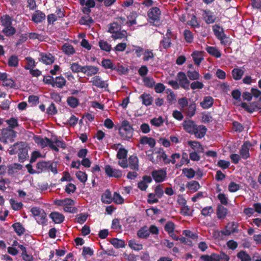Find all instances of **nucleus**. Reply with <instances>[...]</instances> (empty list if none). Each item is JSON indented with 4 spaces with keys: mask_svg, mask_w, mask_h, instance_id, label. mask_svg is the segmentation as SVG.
<instances>
[{
    "mask_svg": "<svg viewBox=\"0 0 261 261\" xmlns=\"http://www.w3.org/2000/svg\"><path fill=\"white\" fill-rule=\"evenodd\" d=\"M9 152L10 154L18 153L20 162H23L28 157V150L27 145L23 142L15 144L11 147Z\"/></svg>",
    "mask_w": 261,
    "mask_h": 261,
    "instance_id": "nucleus-1",
    "label": "nucleus"
},
{
    "mask_svg": "<svg viewBox=\"0 0 261 261\" xmlns=\"http://www.w3.org/2000/svg\"><path fill=\"white\" fill-rule=\"evenodd\" d=\"M36 169L37 173L45 171H51L54 174L58 173L56 164L51 162H39L36 164Z\"/></svg>",
    "mask_w": 261,
    "mask_h": 261,
    "instance_id": "nucleus-2",
    "label": "nucleus"
},
{
    "mask_svg": "<svg viewBox=\"0 0 261 261\" xmlns=\"http://www.w3.org/2000/svg\"><path fill=\"white\" fill-rule=\"evenodd\" d=\"M119 131L120 135L123 139L128 140L133 137V128L127 120H123L121 122Z\"/></svg>",
    "mask_w": 261,
    "mask_h": 261,
    "instance_id": "nucleus-3",
    "label": "nucleus"
},
{
    "mask_svg": "<svg viewBox=\"0 0 261 261\" xmlns=\"http://www.w3.org/2000/svg\"><path fill=\"white\" fill-rule=\"evenodd\" d=\"M31 212L38 224L43 225L47 222L46 214L42 209L34 207Z\"/></svg>",
    "mask_w": 261,
    "mask_h": 261,
    "instance_id": "nucleus-4",
    "label": "nucleus"
},
{
    "mask_svg": "<svg viewBox=\"0 0 261 261\" xmlns=\"http://www.w3.org/2000/svg\"><path fill=\"white\" fill-rule=\"evenodd\" d=\"M16 136V133L12 129H4L2 130L0 140L5 142H12Z\"/></svg>",
    "mask_w": 261,
    "mask_h": 261,
    "instance_id": "nucleus-5",
    "label": "nucleus"
},
{
    "mask_svg": "<svg viewBox=\"0 0 261 261\" xmlns=\"http://www.w3.org/2000/svg\"><path fill=\"white\" fill-rule=\"evenodd\" d=\"M238 232V224L234 222L228 223L224 230L221 231V233L224 236H230L232 233Z\"/></svg>",
    "mask_w": 261,
    "mask_h": 261,
    "instance_id": "nucleus-6",
    "label": "nucleus"
},
{
    "mask_svg": "<svg viewBox=\"0 0 261 261\" xmlns=\"http://www.w3.org/2000/svg\"><path fill=\"white\" fill-rule=\"evenodd\" d=\"M151 175L156 182H161L166 178L167 172L164 169L155 170L152 172Z\"/></svg>",
    "mask_w": 261,
    "mask_h": 261,
    "instance_id": "nucleus-7",
    "label": "nucleus"
},
{
    "mask_svg": "<svg viewBox=\"0 0 261 261\" xmlns=\"http://www.w3.org/2000/svg\"><path fill=\"white\" fill-rule=\"evenodd\" d=\"M177 80L179 85L186 90L190 89V82L187 79V75L183 72H179L177 75Z\"/></svg>",
    "mask_w": 261,
    "mask_h": 261,
    "instance_id": "nucleus-8",
    "label": "nucleus"
},
{
    "mask_svg": "<svg viewBox=\"0 0 261 261\" xmlns=\"http://www.w3.org/2000/svg\"><path fill=\"white\" fill-rule=\"evenodd\" d=\"M105 170L106 174L109 177L119 178L122 176V172L121 170L114 168L109 165H107L105 166Z\"/></svg>",
    "mask_w": 261,
    "mask_h": 261,
    "instance_id": "nucleus-9",
    "label": "nucleus"
},
{
    "mask_svg": "<svg viewBox=\"0 0 261 261\" xmlns=\"http://www.w3.org/2000/svg\"><path fill=\"white\" fill-rule=\"evenodd\" d=\"M155 155V159L153 161V163L157 164L161 161H163L165 164H169V159L167 158V155L162 149L156 151L154 153Z\"/></svg>",
    "mask_w": 261,
    "mask_h": 261,
    "instance_id": "nucleus-10",
    "label": "nucleus"
},
{
    "mask_svg": "<svg viewBox=\"0 0 261 261\" xmlns=\"http://www.w3.org/2000/svg\"><path fill=\"white\" fill-rule=\"evenodd\" d=\"M90 83L95 87L99 88H105L108 86L106 81L102 80L101 77L96 75L91 78Z\"/></svg>",
    "mask_w": 261,
    "mask_h": 261,
    "instance_id": "nucleus-11",
    "label": "nucleus"
},
{
    "mask_svg": "<svg viewBox=\"0 0 261 261\" xmlns=\"http://www.w3.org/2000/svg\"><path fill=\"white\" fill-rule=\"evenodd\" d=\"M251 144L249 142H245L242 146L240 150V154L244 159H247L250 157L249 150Z\"/></svg>",
    "mask_w": 261,
    "mask_h": 261,
    "instance_id": "nucleus-12",
    "label": "nucleus"
},
{
    "mask_svg": "<svg viewBox=\"0 0 261 261\" xmlns=\"http://www.w3.org/2000/svg\"><path fill=\"white\" fill-rule=\"evenodd\" d=\"M99 71L98 67L92 65L84 66L82 70V73L88 76H92L96 74Z\"/></svg>",
    "mask_w": 261,
    "mask_h": 261,
    "instance_id": "nucleus-13",
    "label": "nucleus"
},
{
    "mask_svg": "<svg viewBox=\"0 0 261 261\" xmlns=\"http://www.w3.org/2000/svg\"><path fill=\"white\" fill-rule=\"evenodd\" d=\"M7 168L8 175H12L20 171L22 168V165L18 163H12L9 164Z\"/></svg>",
    "mask_w": 261,
    "mask_h": 261,
    "instance_id": "nucleus-14",
    "label": "nucleus"
},
{
    "mask_svg": "<svg viewBox=\"0 0 261 261\" xmlns=\"http://www.w3.org/2000/svg\"><path fill=\"white\" fill-rule=\"evenodd\" d=\"M203 17L205 21L208 23H214L216 20V16L209 10H204L203 13Z\"/></svg>",
    "mask_w": 261,
    "mask_h": 261,
    "instance_id": "nucleus-15",
    "label": "nucleus"
},
{
    "mask_svg": "<svg viewBox=\"0 0 261 261\" xmlns=\"http://www.w3.org/2000/svg\"><path fill=\"white\" fill-rule=\"evenodd\" d=\"M161 15V11L157 7L152 8L148 13L149 18L154 21L158 20Z\"/></svg>",
    "mask_w": 261,
    "mask_h": 261,
    "instance_id": "nucleus-16",
    "label": "nucleus"
},
{
    "mask_svg": "<svg viewBox=\"0 0 261 261\" xmlns=\"http://www.w3.org/2000/svg\"><path fill=\"white\" fill-rule=\"evenodd\" d=\"M34 140L35 142L41 148L48 146L50 141V140L47 138H42L37 136L34 137Z\"/></svg>",
    "mask_w": 261,
    "mask_h": 261,
    "instance_id": "nucleus-17",
    "label": "nucleus"
},
{
    "mask_svg": "<svg viewBox=\"0 0 261 261\" xmlns=\"http://www.w3.org/2000/svg\"><path fill=\"white\" fill-rule=\"evenodd\" d=\"M182 125L186 131L190 134H193L197 125L194 121L190 120L184 121Z\"/></svg>",
    "mask_w": 261,
    "mask_h": 261,
    "instance_id": "nucleus-18",
    "label": "nucleus"
},
{
    "mask_svg": "<svg viewBox=\"0 0 261 261\" xmlns=\"http://www.w3.org/2000/svg\"><path fill=\"white\" fill-rule=\"evenodd\" d=\"M152 178L149 176H144L142 180L138 184V187L142 191L145 190L148 187V184L151 182Z\"/></svg>",
    "mask_w": 261,
    "mask_h": 261,
    "instance_id": "nucleus-19",
    "label": "nucleus"
},
{
    "mask_svg": "<svg viewBox=\"0 0 261 261\" xmlns=\"http://www.w3.org/2000/svg\"><path fill=\"white\" fill-rule=\"evenodd\" d=\"M128 166L133 170H138L139 160L137 156L131 155L129 156L128 158Z\"/></svg>",
    "mask_w": 261,
    "mask_h": 261,
    "instance_id": "nucleus-20",
    "label": "nucleus"
},
{
    "mask_svg": "<svg viewBox=\"0 0 261 261\" xmlns=\"http://www.w3.org/2000/svg\"><path fill=\"white\" fill-rule=\"evenodd\" d=\"M187 144L193 149V151L203 152V148L199 142L195 141H188Z\"/></svg>",
    "mask_w": 261,
    "mask_h": 261,
    "instance_id": "nucleus-21",
    "label": "nucleus"
},
{
    "mask_svg": "<svg viewBox=\"0 0 261 261\" xmlns=\"http://www.w3.org/2000/svg\"><path fill=\"white\" fill-rule=\"evenodd\" d=\"M45 18V15L40 11H36L32 15V20L35 23H40Z\"/></svg>",
    "mask_w": 261,
    "mask_h": 261,
    "instance_id": "nucleus-22",
    "label": "nucleus"
},
{
    "mask_svg": "<svg viewBox=\"0 0 261 261\" xmlns=\"http://www.w3.org/2000/svg\"><path fill=\"white\" fill-rule=\"evenodd\" d=\"M207 129L203 125H196L195 127V130L193 132V134H194L196 137L198 138H202L203 137L206 132Z\"/></svg>",
    "mask_w": 261,
    "mask_h": 261,
    "instance_id": "nucleus-23",
    "label": "nucleus"
},
{
    "mask_svg": "<svg viewBox=\"0 0 261 261\" xmlns=\"http://www.w3.org/2000/svg\"><path fill=\"white\" fill-rule=\"evenodd\" d=\"M228 214V210L221 205H218L216 215L219 219H224Z\"/></svg>",
    "mask_w": 261,
    "mask_h": 261,
    "instance_id": "nucleus-24",
    "label": "nucleus"
},
{
    "mask_svg": "<svg viewBox=\"0 0 261 261\" xmlns=\"http://www.w3.org/2000/svg\"><path fill=\"white\" fill-rule=\"evenodd\" d=\"M214 100L213 98L210 96H205L204 97L203 100L200 102V106L204 109H207L211 108L213 103Z\"/></svg>",
    "mask_w": 261,
    "mask_h": 261,
    "instance_id": "nucleus-25",
    "label": "nucleus"
},
{
    "mask_svg": "<svg viewBox=\"0 0 261 261\" xmlns=\"http://www.w3.org/2000/svg\"><path fill=\"white\" fill-rule=\"evenodd\" d=\"M244 72L245 71L242 68L239 67L235 68L231 71L232 77L236 81L240 80L242 78Z\"/></svg>",
    "mask_w": 261,
    "mask_h": 261,
    "instance_id": "nucleus-26",
    "label": "nucleus"
},
{
    "mask_svg": "<svg viewBox=\"0 0 261 261\" xmlns=\"http://www.w3.org/2000/svg\"><path fill=\"white\" fill-rule=\"evenodd\" d=\"M40 56L42 62L46 65L51 64L54 62V57L50 54L41 53Z\"/></svg>",
    "mask_w": 261,
    "mask_h": 261,
    "instance_id": "nucleus-27",
    "label": "nucleus"
},
{
    "mask_svg": "<svg viewBox=\"0 0 261 261\" xmlns=\"http://www.w3.org/2000/svg\"><path fill=\"white\" fill-rule=\"evenodd\" d=\"M140 143L142 145H148L151 148L154 147L155 145V140L151 137L144 136L140 138Z\"/></svg>",
    "mask_w": 261,
    "mask_h": 261,
    "instance_id": "nucleus-28",
    "label": "nucleus"
},
{
    "mask_svg": "<svg viewBox=\"0 0 261 261\" xmlns=\"http://www.w3.org/2000/svg\"><path fill=\"white\" fill-rule=\"evenodd\" d=\"M49 217L55 223H61L64 220V216L59 212H52Z\"/></svg>",
    "mask_w": 261,
    "mask_h": 261,
    "instance_id": "nucleus-29",
    "label": "nucleus"
},
{
    "mask_svg": "<svg viewBox=\"0 0 261 261\" xmlns=\"http://www.w3.org/2000/svg\"><path fill=\"white\" fill-rule=\"evenodd\" d=\"M55 204L59 206L73 205L74 201L70 198H65L64 199H56L54 201Z\"/></svg>",
    "mask_w": 261,
    "mask_h": 261,
    "instance_id": "nucleus-30",
    "label": "nucleus"
},
{
    "mask_svg": "<svg viewBox=\"0 0 261 261\" xmlns=\"http://www.w3.org/2000/svg\"><path fill=\"white\" fill-rule=\"evenodd\" d=\"M53 87H57L60 88H63L66 84V80L62 76H57L54 79Z\"/></svg>",
    "mask_w": 261,
    "mask_h": 261,
    "instance_id": "nucleus-31",
    "label": "nucleus"
},
{
    "mask_svg": "<svg viewBox=\"0 0 261 261\" xmlns=\"http://www.w3.org/2000/svg\"><path fill=\"white\" fill-rule=\"evenodd\" d=\"M143 60L145 62L153 61L154 58V54L152 50L145 49L143 53Z\"/></svg>",
    "mask_w": 261,
    "mask_h": 261,
    "instance_id": "nucleus-32",
    "label": "nucleus"
},
{
    "mask_svg": "<svg viewBox=\"0 0 261 261\" xmlns=\"http://www.w3.org/2000/svg\"><path fill=\"white\" fill-rule=\"evenodd\" d=\"M187 188L191 192L194 193L200 188V186L198 181L192 180L187 183Z\"/></svg>",
    "mask_w": 261,
    "mask_h": 261,
    "instance_id": "nucleus-33",
    "label": "nucleus"
},
{
    "mask_svg": "<svg viewBox=\"0 0 261 261\" xmlns=\"http://www.w3.org/2000/svg\"><path fill=\"white\" fill-rule=\"evenodd\" d=\"M140 98L142 100V103L144 105L148 106L151 105L153 98L152 96L148 94L144 93L140 96Z\"/></svg>",
    "mask_w": 261,
    "mask_h": 261,
    "instance_id": "nucleus-34",
    "label": "nucleus"
},
{
    "mask_svg": "<svg viewBox=\"0 0 261 261\" xmlns=\"http://www.w3.org/2000/svg\"><path fill=\"white\" fill-rule=\"evenodd\" d=\"M194 63L197 65H199L201 61L203 60V57L201 52L195 51L192 54Z\"/></svg>",
    "mask_w": 261,
    "mask_h": 261,
    "instance_id": "nucleus-35",
    "label": "nucleus"
},
{
    "mask_svg": "<svg viewBox=\"0 0 261 261\" xmlns=\"http://www.w3.org/2000/svg\"><path fill=\"white\" fill-rule=\"evenodd\" d=\"M110 242L116 248H124L125 246L124 241L117 238L112 239Z\"/></svg>",
    "mask_w": 261,
    "mask_h": 261,
    "instance_id": "nucleus-36",
    "label": "nucleus"
},
{
    "mask_svg": "<svg viewBox=\"0 0 261 261\" xmlns=\"http://www.w3.org/2000/svg\"><path fill=\"white\" fill-rule=\"evenodd\" d=\"M128 246L132 249L136 251H140L143 249L142 244L138 243L136 240L133 239L128 241Z\"/></svg>",
    "mask_w": 261,
    "mask_h": 261,
    "instance_id": "nucleus-37",
    "label": "nucleus"
},
{
    "mask_svg": "<svg viewBox=\"0 0 261 261\" xmlns=\"http://www.w3.org/2000/svg\"><path fill=\"white\" fill-rule=\"evenodd\" d=\"M206 51L211 55L219 58L221 56V54L220 51L215 47L214 46H207L206 48Z\"/></svg>",
    "mask_w": 261,
    "mask_h": 261,
    "instance_id": "nucleus-38",
    "label": "nucleus"
},
{
    "mask_svg": "<svg viewBox=\"0 0 261 261\" xmlns=\"http://www.w3.org/2000/svg\"><path fill=\"white\" fill-rule=\"evenodd\" d=\"M202 261H220L219 255L213 253L211 255H203L200 257Z\"/></svg>",
    "mask_w": 261,
    "mask_h": 261,
    "instance_id": "nucleus-39",
    "label": "nucleus"
},
{
    "mask_svg": "<svg viewBox=\"0 0 261 261\" xmlns=\"http://www.w3.org/2000/svg\"><path fill=\"white\" fill-rule=\"evenodd\" d=\"M101 201L105 203H111L113 201L111 192L109 190H106L101 196Z\"/></svg>",
    "mask_w": 261,
    "mask_h": 261,
    "instance_id": "nucleus-40",
    "label": "nucleus"
},
{
    "mask_svg": "<svg viewBox=\"0 0 261 261\" xmlns=\"http://www.w3.org/2000/svg\"><path fill=\"white\" fill-rule=\"evenodd\" d=\"M213 31L218 39L222 38L225 35L223 28L218 25H214L213 27Z\"/></svg>",
    "mask_w": 261,
    "mask_h": 261,
    "instance_id": "nucleus-41",
    "label": "nucleus"
},
{
    "mask_svg": "<svg viewBox=\"0 0 261 261\" xmlns=\"http://www.w3.org/2000/svg\"><path fill=\"white\" fill-rule=\"evenodd\" d=\"M127 33L125 31H118L117 32H115V33H113V34L112 35V38L114 40L122 39L123 38H125L126 39V40H127Z\"/></svg>",
    "mask_w": 261,
    "mask_h": 261,
    "instance_id": "nucleus-42",
    "label": "nucleus"
},
{
    "mask_svg": "<svg viewBox=\"0 0 261 261\" xmlns=\"http://www.w3.org/2000/svg\"><path fill=\"white\" fill-rule=\"evenodd\" d=\"M187 76L192 81L198 80L200 77L198 71L196 70H188L187 72Z\"/></svg>",
    "mask_w": 261,
    "mask_h": 261,
    "instance_id": "nucleus-43",
    "label": "nucleus"
},
{
    "mask_svg": "<svg viewBox=\"0 0 261 261\" xmlns=\"http://www.w3.org/2000/svg\"><path fill=\"white\" fill-rule=\"evenodd\" d=\"M237 256L241 261H251L250 256L245 251H241L237 253Z\"/></svg>",
    "mask_w": 261,
    "mask_h": 261,
    "instance_id": "nucleus-44",
    "label": "nucleus"
},
{
    "mask_svg": "<svg viewBox=\"0 0 261 261\" xmlns=\"http://www.w3.org/2000/svg\"><path fill=\"white\" fill-rule=\"evenodd\" d=\"M3 33L7 36H10L15 33V29L12 26V24L9 26L4 27L2 31Z\"/></svg>",
    "mask_w": 261,
    "mask_h": 261,
    "instance_id": "nucleus-45",
    "label": "nucleus"
},
{
    "mask_svg": "<svg viewBox=\"0 0 261 261\" xmlns=\"http://www.w3.org/2000/svg\"><path fill=\"white\" fill-rule=\"evenodd\" d=\"M171 40L168 36L164 37V39L160 42V48L162 49V48L164 49H167L170 47Z\"/></svg>",
    "mask_w": 261,
    "mask_h": 261,
    "instance_id": "nucleus-46",
    "label": "nucleus"
},
{
    "mask_svg": "<svg viewBox=\"0 0 261 261\" xmlns=\"http://www.w3.org/2000/svg\"><path fill=\"white\" fill-rule=\"evenodd\" d=\"M99 46L101 49L106 51H110L112 49L111 45L107 41L103 40L99 41Z\"/></svg>",
    "mask_w": 261,
    "mask_h": 261,
    "instance_id": "nucleus-47",
    "label": "nucleus"
},
{
    "mask_svg": "<svg viewBox=\"0 0 261 261\" xmlns=\"http://www.w3.org/2000/svg\"><path fill=\"white\" fill-rule=\"evenodd\" d=\"M62 50L66 54L70 55L74 53V49L72 45L69 44H65L62 46Z\"/></svg>",
    "mask_w": 261,
    "mask_h": 261,
    "instance_id": "nucleus-48",
    "label": "nucleus"
},
{
    "mask_svg": "<svg viewBox=\"0 0 261 261\" xmlns=\"http://www.w3.org/2000/svg\"><path fill=\"white\" fill-rule=\"evenodd\" d=\"M182 173L189 179L193 178L195 175V172L192 168L183 169Z\"/></svg>",
    "mask_w": 261,
    "mask_h": 261,
    "instance_id": "nucleus-49",
    "label": "nucleus"
},
{
    "mask_svg": "<svg viewBox=\"0 0 261 261\" xmlns=\"http://www.w3.org/2000/svg\"><path fill=\"white\" fill-rule=\"evenodd\" d=\"M166 93L168 94L167 97V101L170 104H172L176 101L174 93L170 89H167Z\"/></svg>",
    "mask_w": 261,
    "mask_h": 261,
    "instance_id": "nucleus-50",
    "label": "nucleus"
},
{
    "mask_svg": "<svg viewBox=\"0 0 261 261\" xmlns=\"http://www.w3.org/2000/svg\"><path fill=\"white\" fill-rule=\"evenodd\" d=\"M1 22L4 27L12 24V19L8 15H3L1 17Z\"/></svg>",
    "mask_w": 261,
    "mask_h": 261,
    "instance_id": "nucleus-51",
    "label": "nucleus"
},
{
    "mask_svg": "<svg viewBox=\"0 0 261 261\" xmlns=\"http://www.w3.org/2000/svg\"><path fill=\"white\" fill-rule=\"evenodd\" d=\"M120 29V25L118 22H113L109 24L108 32L113 34Z\"/></svg>",
    "mask_w": 261,
    "mask_h": 261,
    "instance_id": "nucleus-52",
    "label": "nucleus"
},
{
    "mask_svg": "<svg viewBox=\"0 0 261 261\" xmlns=\"http://www.w3.org/2000/svg\"><path fill=\"white\" fill-rule=\"evenodd\" d=\"M13 227L16 233L20 236L24 232V228L22 227L20 223H16L13 225Z\"/></svg>",
    "mask_w": 261,
    "mask_h": 261,
    "instance_id": "nucleus-53",
    "label": "nucleus"
},
{
    "mask_svg": "<svg viewBox=\"0 0 261 261\" xmlns=\"http://www.w3.org/2000/svg\"><path fill=\"white\" fill-rule=\"evenodd\" d=\"M67 102L69 106L73 108L76 107L79 105L78 99L73 96L69 97Z\"/></svg>",
    "mask_w": 261,
    "mask_h": 261,
    "instance_id": "nucleus-54",
    "label": "nucleus"
},
{
    "mask_svg": "<svg viewBox=\"0 0 261 261\" xmlns=\"http://www.w3.org/2000/svg\"><path fill=\"white\" fill-rule=\"evenodd\" d=\"M214 213V209L212 206H206L202 208L201 214L204 216H211Z\"/></svg>",
    "mask_w": 261,
    "mask_h": 261,
    "instance_id": "nucleus-55",
    "label": "nucleus"
},
{
    "mask_svg": "<svg viewBox=\"0 0 261 261\" xmlns=\"http://www.w3.org/2000/svg\"><path fill=\"white\" fill-rule=\"evenodd\" d=\"M75 175L82 182L85 183L87 180V175L85 172L79 171L75 173Z\"/></svg>",
    "mask_w": 261,
    "mask_h": 261,
    "instance_id": "nucleus-56",
    "label": "nucleus"
},
{
    "mask_svg": "<svg viewBox=\"0 0 261 261\" xmlns=\"http://www.w3.org/2000/svg\"><path fill=\"white\" fill-rule=\"evenodd\" d=\"M18 64V59L16 56H12L8 60V65L10 67H17Z\"/></svg>",
    "mask_w": 261,
    "mask_h": 261,
    "instance_id": "nucleus-57",
    "label": "nucleus"
},
{
    "mask_svg": "<svg viewBox=\"0 0 261 261\" xmlns=\"http://www.w3.org/2000/svg\"><path fill=\"white\" fill-rule=\"evenodd\" d=\"M113 201L117 204H121L124 202V199L119 193L115 192L113 195Z\"/></svg>",
    "mask_w": 261,
    "mask_h": 261,
    "instance_id": "nucleus-58",
    "label": "nucleus"
},
{
    "mask_svg": "<svg viewBox=\"0 0 261 261\" xmlns=\"http://www.w3.org/2000/svg\"><path fill=\"white\" fill-rule=\"evenodd\" d=\"M163 119L161 116L154 118L150 120V123L155 126L159 127L163 123Z\"/></svg>",
    "mask_w": 261,
    "mask_h": 261,
    "instance_id": "nucleus-59",
    "label": "nucleus"
},
{
    "mask_svg": "<svg viewBox=\"0 0 261 261\" xmlns=\"http://www.w3.org/2000/svg\"><path fill=\"white\" fill-rule=\"evenodd\" d=\"M143 82L144 83V85L148 88L152 87L155 84L154 80L152 78L150 77H144Z\"/></svg>",
    "mask_w": 261,
    "mask_h": 261,
    "instance_id": "nucleus-60",
    "label": "nucleus"
},
{
    "mask_svg": "<svg viewBox=\"0 0 261 261\" xmlns=\"http://www.w3.org/2000/svg\"><path fill=\"white\" fill-rule=\"evenodd\" d=\"M228 188L230 192L233 193L238 191L240 189V186L236 182L231 181L228 185Z\"/></svg>",
    "mask_w": 261,
    "mask_h": 261,
    "instance_id": "nucleus-61",
    "label": "nucleus"
},
{
    "mask_svg": "<svg viewBox=\"0 0 261 261\" xmlns=\"http://www.w3.org/2000/svg\"><path fill=\"white\" fill-rule=\"evenodd\" d=\"M10 204L14 210H19L22 208L23 204L21 202H17L12 199L10 200Z\"/></svg>",
    "mask_w": 261,
    "mask_h": 261,
    "instance_id": "nucleus-62",
    "label": "nucleus"
},
{
    "mask_svg": "<svg viewBox=\"0 0 261 261\" xmlns=\"http://www.w3.org/2000/svg\"><path fill=\"white\" fill-rule=\"evenodd\" d=\"M83 66L80 65L79 64L76 63H73L70 65L71 70L76 73L78 72H82Z\"/></svg>",
    "mask_w": 261,
    "mask_h": 261,
    "instance_id": "nucleus-63",
    "label": "nucleus"
},
{
    "mask_svg": "<svg viewBox=\"0 0 261 261\" xmlns=\"http://www.w3.org/2000/svg\"><path fill=\"white\" fill-rule=\"evenodd\" d=\"M190 86L193 90L201 89L204 87V85L202 83L197 81L192 82Z\"/></svg>",
    "mask_w": 261,
    "mask_h": 261,
    "instance_id": "nucleus-64",
    "label": "nucleus"
}]
</instances>
